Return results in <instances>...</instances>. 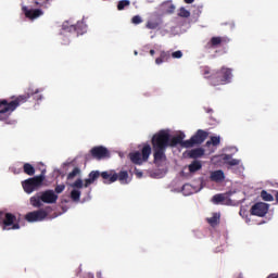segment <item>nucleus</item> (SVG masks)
Segmentation results:
<instances>
[{
    "instance_id": "nucleus-3",
    "label": "nucleus",
    "mask_w": 278,
    "mask_h": 278,
    "mask_svg": "<svg viewBox=\"0 0 278 278\" xmlns=\"http://www.w3.org/2000/svg\"><path fill=\"white\" fill-rule=\"evenodd\" d=\"M169 134L161 130L153 135L151 142L153 149L154 162H164L166 160V149H168Z\"/></svg>"
},
{
    "instance_id": "nucleus-29",
    "label": "nucleus",
    "mask_w": 278,
    "mask_h": 278,
    "mask_svg": "<svg viewBox=\"0 0 278 278\" xmlns=\"http://www.w3.org/2000/svg\"><path fill=\"white\" fill-rule=\"evenodd\" d=\"M62 29H64V31H77V25L68 26V22H65L62 25Z\"/></svg>"
},
{
    "instance_id": "nucleus-43",
    "label": "nucleus",
    "mask_w": 278,
    "mask_h": 278,
    "mask_svg": "<svg viewBox=\"0 0 278 278\" xmlns=\"http://www.w3.org/2000/svg\"><path fill=\"white\" fill-rule=\"evenodd\" d=\"M135 55H138V52H137V51H135Z\"/></svg>"
},
{
    "instance_id": "nucleus-10",
    "label": "nucleus",
    "mask_w": 278,
    "mask_h": 278,
    "mask_svg": "<svg viewBox=\"0 0 278 278\" xmlns=\"http://www.w3.org/2000/svg\"><path fill=\"white\" fill-rule=\"evenodd\" d=\"M207 131L199 129L189 140H185V149H192V147H197V144H203V142L207 140Z\"/></svg>"
},
{
    "instance_id": "nucleus-7",
    "label": "nucleus",
    "mask_w": 278,
    "mask_h": 278,
    "mask_svg": "<svg viewBox=\"0 0 278 278\" xmlns=\"http://www.w3.org/2000/svg\"><path fill=\"white\" fill-rule=\"evenodd\" d=\"M103 184L110 185L115 181H119L121 184H127V179H129V173L127 170H121L118 174L114 170L102 172Z\"/></svg>"
},
{
    "instance_id": "nucleus-22",
    "label": "nucleus",
    "mask_w": 278,
    "mask_h": 278,
    "mask_svg": "<svg viewBox=\"0 0 278 278\" xmlns=\"http://www.w3.org/2000/svg\"><path fill=\"white\" fill-rule=\"evenodd\" d=\"M188 168L189 173L194 174L203 168V164L201 163V161L194 160L191 164H189Z\"/></svg>"
},
{
    "instance_id": "nucleus-24",
    "label": "nucleus",
    "mask_w": 278,
    "mask_h": 278,
    "mask_svg": "<svg viewBox=\"0 0 278 278\" xmlns=\"http://www.w3.org/2000/svg\"><path fill=\"white\" fill-rule=\"evenodd\" d=\"M23 170L25 175H28L29 177H34V175H36V168L30 163H25L23 165Z\"/></svg>"
},
{
    "instance_id": "nucleus-41",
    "label": "nucleus",
    "mask_w": 278,
    "mask_h": 278,
    "mask_svg": "<svg viewBox=\"0 0 278 278\" xmlns=\"http://www.w3.org/2000/svg\"><path fill=\"white\" fill-rule=\"evenodd\" d=\"M172 10H175V5H172Z\"/></svg>"
},
{
    "instance_id": "nucleus-26",
    "label": "nucleus",
    "mask_w": 278,
    "mask_h": 278,
    "mask_svg": "<svg viewBox=\"0 0 278 278\" xmlns=\"http://www.w3.org/2000/svg\"><path fill=\"white\" fill-rule=\"evenodd\" d=\"M71 199L72 201H79V199H81V191L77 190V189H74L71 191Z\"/></svg>"
},
{
    "instance_id": "nucleus-34",
    "label": "nucleus",
    "mask_w": 278,
    "mask_h": 278,
    "mask_svg": "<svg viewBox=\"0 0 278 278\" xmlns=\"http://www.w3.org/2000/svg\"><path fill=\"white\" fill-rule=\"evenodd\" d=\"M131 23L132 25H140V23H142V17L140 15H135L131 18Z\"/></svg>"
},
{
    "instance_id": "nucleus-37",
    "label": "nucleus",
    "mask_w": 278,
    "mask_h": 278,
    "mask_svg": "<svg viewBox=\"0 0 278 278\" xmlns=\"http://www.w3.org/2000/svg\"><path fill=\"white\" fill-rule=\"evenodd\" d=\"M163 62L162 56L155 59V64L157 65L163 64Z\"/></svg>"
},
{
    "instance_id": "nucleus-21",
    "label": "nucleus",
    "mask_w": 278,
    "mask_h": 278,
    "mask_svg": "<svg viewBox=\"0 0 278 278\" xmlns=\"http://www.w3.org/2000/svg\"><path fill=\"white\" fill-rule=\"evenodd\" d=\"M146 27L147 29H160V27H162V18L148 21Z\"/></svg>"
},
{
    "instance_id": "nucleus-32",
    "label": "nucleus",
    "mask_w": 278,
    "mask_h": 278,
    "mask_svg": "<svg viewBox=\"0 0 278 278\" xmlns=\"http://www.w3.org/2000/svg\"><path fill=\"white\" fill-rule=\"evenodd\" d=\"M71 187L81 189L84 188V180H81V178H78L77 180H75L74 184L71 185Z\"/></svg>"
},
{
    "instance_id": "nucleus-17",
    "label": "nucleus",
    "mask_w": 278,
    "mask_h": 278,
    "mask_svg": "<svg viewBox=\"0 0 278 278\" xmlns=\"http://www.w3.org/2000/svg\"><path fill=\"white\" fill-rule=\"evenodd\" d=\"M203 155H205V150H203L202 148H195L188 152V156L191 160H198V157H203Z\"/></svg>"
},
{
    "instance_id": "nucleus-30",
    "label": "nucleus",
    "mask_w": 278,
    "mask_h": 278,
    "mask_svg": "<svg viewBox=\"0 0 278 278\" xmlns=\"http://www.w3.org/2000/svg\"><path fill=\"white\" fill-rule=\"evenodd\" d=\"M210 144L218 147V144H220V137H211V140L206 142V147H210Z\"/></svg>"
},
{
    "instance_id": "nucleus-1",
    "label": "nucleus",
    "mask_w": 278,
    "mask_h": 278,
    "mask_svg": "<svg viewBox=\"0 0 278 278\" xmlns=\"http://www.w3.org/2000/svg\"><path fill=\"white\" fill-rule=\"evenodd\" d=\"M31 97H34L36 101H42V96L38 93V90H36V92L34 93L21 94L14 98V100L11 102H8V100L5 99L0 100V108H3L2 110H0V121H5L7 125H14V121L7 119L8 116H10V114H12V112H14L20 105H23V103H27V101H29Z\"/></svg>"
},
{
    "instance_id": "nucleus-15",
    "label": "nucleus",
    "mask_w": 278,
    "mask_h": 278,
    "mask_svg": "<svg viewBox=\"0 0 278 278\" xmlns=\"http://www.w3.org/2000/svg\"><path fill=\"white\" fill-rule=\"evenodd\" d=\"M99 177L103 178V172L91 170L88 178L85 179L84 188H89V186H92V184H94Z\"/></svg>"
},
{
    "instance_id": "nucleus-36",
    "label": "nucleus",
    "mask_w": 278,
    "mask_h": 278,
    "mask_svg": "<svg viewBox=\"0 0 278 278\" xmlns=\"http://www.w3.org/2000/svg\"><path fill=\"white\" fill-rule=\"evenodd\" d=\"M172 58H174L175 60H180V58H184V52H181L180 50H177L172 53Z\"/></svg>"
},
{
    "instance_id": "nucleus-11",
    "label": "nucleus",
    "mask_w": 278,
    "mask_h": 278,
    "mask_svg": "<svg viewBox=\"0 0 278 278\" xmlns=\"http://www.w3.org/2000/svg\"><path fill=\"white\" fill-rule=\"evenodd\" d=\"M47 216H49V212L45 208H39L27 213L25 215V220H27V223H42Z\"/></svg>"
},
{
    "instance_id": "nucleus-5",
    "label": "nucleus",
    "mask_w": 278,
    "mask_h": 278,
    "mask_svg": "<svg viewBox=\"0 0 278 278\" xmlns=\"http://www.w3.org/2000/svg\"><path fill=\"white\" fill-rule=\"evenodd\" d=\"M42 203L49 205L58 203V194H55V191L48 189L46 191L37 192L30 198V205H33V207H42Z\"/></svg>"
},
{
    "instance_id": "nucleus-18",
    "label": "nucleus",
    "mask_w": 278,
    "mask_h": 278,
    "mask_svg": "<svg viewBox=\"0 0 278 278\" xmlns=\"http://www.w3.org/2000/svg\"><path fill=\"white\" fill-rule=\"evenodd\" d=\"M211 181H215L216 184H220V181H225V172L220 169L212 172Z\"/></svg>"
},
{
    "instance_id": "nucleus-20",
    "label": "nucleus",
    "mask_w": 278,
    "mask_h": 278,
    "mask_svg": "<svg viewBox=\"0 0 278 278\" xmlns=\"http://www.w3.org/2000/svg\"><path fill=\"white\" fill-rule=\"evenodd\" d=\"M211 227H218L220 225V213H213L212 217L206 218Z\"/></svg>"
},
{
    "instance_id": "nucleus-16",
    "label": "nucleus",
    "mask_w": 278,
    "mask_h": 278,
    "mask_svg": "<svg viewBox=\"0 0 278 278\" xmlns=\"http://www.w3.org/2000/svg\"><path fill=\"white\" fill-rule=\"evenodd\" d=\"M184 138H186L185 134H179L170 138L169 135V140H168V147H177V144H180V147H184L186 149V141H184Z\"/></svg>"
},
{
    "instance_id": "nucleus-27",
    "label": "nucleus",
    "mask_w": 278,
    "mask_h": 278,
    "mask_svg": "<svg viewBox=\"0 0 278 278\" xmlns=\"http://www.w3.org/2000/svg\"><path fill=\"white\" fill-rule=\"evenodd\" d=\"M131 5V2L129 0H122L117 3V10L123 11L126 8H129Z\"/></svg>"
},
{
    "instance_id": "nucleus-25",
    "label": "nucleus",
    "mask_w": 278,
    "mask_h": 278,
    "mask_svg": "<svg viewBox=\"0 0 278 278\" xmlns=\"http://www.w3.org/2000/svg\"><path fill=\"white\" fill-rule=\"evenodd\" d=\"M77 175H81V169L79 167H75L68 175L67 181H73Z\"/></svg>"
},
{
    "instance_id": "nucleus-38",
    "label": "nucleus",
    "mask_w": 278,
    "mask_h": 278,
    "mask_svg": "<svg viewBox=\"0 0 278 278\" xmlns=\"http://www.w3.org/2000/svg\"><path fill=\"white\" fill-rule=\"evenodd\" d=\"M205 112H207V114H212V112H214V110H212V109H205Z\"/></svg>"
},
{
    "instance_id": "nucleus-9",
    "label": "nucleus",
    "mask_w": 278,
    "mask_h": 278,
    "mask_svg": "<svg viewBox=\"0 0 278 278\" xmlns=\"http://www.w3.org/2000/svg\"><path fill=\"white\" fill-rule=\"evenodd\" d=\"M0 220H2L3 231H5V229H21V224H18L16 216L12 213H4L3 211H0Z\"/></svg>"
},
{
    "instance_id": "nucleus-42",
    "label": "nucleus",
    "mask_w": 278,
    "mask_h": 278,
    "mask_svg": "<svg viewBox=\"0 0 278 278\" xmlns=\"http://www.w3.org/2000/svg\"><path fill=\"white\" fill-rule=\"evenodd\" d=\"M46 210H51V207L47 206Z\"/></svg>"
},
{
    "instance_id": "nucleus-13",
    "label": "nucleus",
    "mask_w": 278,
    "mask_h": 278,
    "mask_svg": "<svg viewBox=\"0 0 278 278\" xmlns=\"http://www.w3.org/2000/svg\"><path fill=\"white\" fill-rule=\"evenodd\" d=\"M268 207L269 205L264 202L255 203L251 207V214L252 216H258L260 218H263V216H266V214H268Z\"/></svg>"
},
{
    "instance_id": "nucleus-2",
    "label": "nucleus",
    "mask_w": 278,
    "mask_h": 278,
    "mask_svg": "<svg viewBox=\"0 0 278 278\" xmlns=\"http://www.w3.org/2000/svg\"><path fill=\"white\" fill-rule=\"evenodd\" d=\"M231 68L223 66L218 71H212L210 67H204L202 75L205 79H208L211 86H225V84L231 83V77H233Z\"/></svg>"
},
{
    "instance_id": "nucleus-4",
    "label": "nucleus",
    "mask_w": 278,
    "mask_h": 278,
    "mask_svg": "<svg viewBox=\"0 0 278 278\" xmlns=\"http://www.w3.org/2000/svg\"><path fill=\"white\" fill-rule=\"evenodd\" d=\"M28 3H30L28 7H22V12L25 14L26 18H29V21H36V18L42 16L43 12L40 9L34 8H47V5H49V0H28Z\"/></svg>"
},
{
    "instance_id": "nucleus-33",
    "label": "nucleus",
    "mask_w": 278,
    "mask_h": 278,
    "mask_svg": "<svg viewBox=\"0 0 278 278\" xmlns=\"http://www.w3.org/2000/svg\"><path fill=\"white\" fill-rule=\"evenodd\" d=\"M160 56L163 62H168L170 60V52L162 51Z\"/></svg>"
},
{
    "instance_id": "nucleus-40",
    "label": "nucleus",
    "mask_w": 278,
    "mask_h": 278,
    "mask_svg": "<svg viewBox=\"0 0 278 278\" xmlns=\"http://www.w3.org/2000/svg\"><path fill=\"white\" fill-rule=\"evenodd\" d=\"M150 55H155V50H150Z\"/></svg>"
},
{
    "instance_id": "nucleus-28",
    "label": "nucleus",
    "mask_w": 278,
    "mask_h": 278,
    "mask_svg": "<svg viewBox=\"0 0 278 278\" xmlns=\"http://www.w3.org/2000/svg\"><path fill=\"white\" fill-rule=\"evenodd\" d=\"M261 198L263 199V201H275L273 194L268 193L266 190H263L261 192Z\"/></svg>"
},
{
    "instance_id": "nucleus-39",
    "label": "nucleus",
    "mask_w": 278,
    "mask_h": 278,
    "mask_svg": "<svg viewBox=\"0 0 278 278\" xmlns=\"http://www.w3.org/2000/svg\"><path fill=\"white\" fill-rule=\"evenodd\" d=\"M185 3H188V4L194 3V0H185Z\"/></svg>"
},
{
    "instance_id": "nucleus-8",
    "label": "nucleus",
    "mask_w": 278,
    "mask_h": 278,
    "mask_svg": "<svg viewBox=\"0 0 278 278\" xmlns=\"http://www.w3.org/2000/svg\"><path fill=\"white\" fill-rule=\"evenodd\" d=\"M151 155V146L144 144L140 151H135L129 153V159L132 164H137V166L142 165L143 162H149V157Z\"/></svg>"
},
{
    "instance_id": "nucleus-31",
    "label": "nucleus",
    "mask_w": 278,
    "mask_h": 278,
    "mask_svg": "<svg viewBox=\"0 0 278 278\" xmlns=\"http://www.w3.org/2000/svg\"><path fill=\"white\" fill-rule=\"evenodd\" d=\"M178 16L181 18H190V11L186 10V8H180Z\"/></svg>"
},
{
    "instance_id": "nucleus-19",
    "label": "nucleus",
    "mask_w": 278,
    "mask_h": 278,
    "mask_svg": "<svg viewBox=\"0 0 278 278\" xmlns=\"http://www.w3.org/2000/svg\"><path fill=\"white\" fill-rule=\"evenodd\" d=\"M229 202H231V200H227L226 194L218 193L213 197V203H215V205H218L219 203H222L223 205H229Z\"/></svg>"
},
{
    "instance_id": "nucleus-23",
    "label": "nucleus",
    "mask_w": 278,
    "mask_h": 278,
    "mask_svg": "<svg viewBox=\"0 0 278 278\" xmlns=\"http://www.w3.org/2000/svg\"><path fill=\"white\" fill-rule=\"evenodd\" d=\"M223 160L226 164H228V166H240V160L231 159V155L229 154H225Z\"/></svg>"
},
{
    "instance_id": "nucleus-12",
    "label": "nucleus",
    "mask_w": 278,
    "mask_h": 278,
    "mask_svg": "<svg viewBox=\"0 0 278 278\" xmlns=\"http://www.w3.org/2000/svg\"><path fill=\"white\" fill-rule=\"evenodd\" d=\"M90 155L93 160H105L110 157V150L103 146H97L90 150Z\"/></svg>"
},
{
    "instance_id": "nucleus-6",
    "label": "nucleus",
    "mask_w": 278,
    "mask_h": 278,
    "mask_svg": "<svg viewBox=\"0 0 278 278\" xmlns=\"http://www.w3.org/2000/svg\"><path fill=\"white\" fill-rule=\"evenodd\" d=\"M45 175H47V169H42L39 176L22 181L24 192H26V194H31V192L38 190L45 182Z\"/></svg>"
},
{
    "instance_id": "nucleus-14",
    "label": "nucleus",
    "mask_w": 278,
    "mask_h": 278,
    "mask_svg": "<svg viewBox=\"0 0 278 278\" xmlns=\"http://www.w3.org/2000/svg\"><path fill=\"white\" fill-rule=\"evenodd\" d=\"M228 40L225 37H212L211 40L206 43L205 49H218L223 45H227Z\"/></svg>"
},
{
    "instance_id": "nucleus-35",
    "label": "nucleus",
    "mask_w": 278,
    "mask_h": 278,
    "mask_svg": "<svg viewBox=\"0 0 278 278\" xmlns=\"http://www.w3.org/2000/svg\"><path fill=\"white\" fill-rule=\"evenodd\" d=\"M63 190H66V186L65 185H58L55 188H54V192L56 194H62Z\"/></svg>"
}]
</instances>
